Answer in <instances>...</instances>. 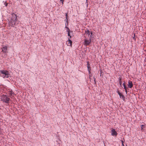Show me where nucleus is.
Here are the masks:
<instances>
[{"label": "nucleus", "instance_id": "obj_1", "mask_svg": "<svg viewBox=\"0 0 146 146\" xmlns=\"http://www.w3.org/2000/svg\"><path fill=\"white\" fill-rule=\"evenodd\" d=\"M1 101L7 104L9 103L10 100L8 95L4 94L1 96Z\"/></svg>", "mask_w": 146, "mask_h": 146}, {"label": "nucleus", "instance_id": "obj_2", "mask_svg": "<svg viewBox=\"0 0 146 146\" xmlns=\"http://www.w3.org/2000/svg\"><path fill=\"white\" fill-rule=\"evenodd\" d=\"M0 76L3 78H8L9 77L8 71L6 70H0Z\"/></svg>", "mask_w": 146, "mask_h": 146}, {"label": "nucleus", "instance_id": "obj_3", "mask_svg": "<svg viewBox=\"0 0 146 146\" xmlns=\"http://www.w3.org/2000/svg\"><path fill=\"white\" fill-rule=\"evenodd\" d=\"M91 42V38L90 37L89 39L88 40L86 38L84 40V44L86 46H88Z\"/></svg>", "mask_w": 146, "mask_h": 146}, {"label": "nucleus", "instance_id": "obj_4", "mask_svg": "<svg viewBox=\"0 0 146 146\" xmlns=\"http://www.w3.org/2000/svg\"><path fill=\"white\" fill-rule=\"evenodd\" d=\"M2 51L4 54L7 52V47L6 46H3L1 48Z\"/></svg>", "mask_w": 146, "mask_h": 146}, {"label": "nucleus", "instance_id": "obj_5", "mask_svg": "<svg viewBox=\"0 0 146 146\" xmlns=\"http://www.w3.org/2000/svg\"><path fill=\"white\" fill-rule=\"evenodd\" d=\"M70 39V38H68V40L66 42V44L68 46H72V42Z\"/></svg>", "mask_w": 146, "mask_h": 146}, {"label": "nucleus", "instance_id": "obj_6", "mask_svg": "<svg viewBox=\"0 0 146 146\" xmlns=\"http://www.w3.org/2000/svg\"><path fill=\"white\" fill-rule=\"evenodd\" d=\"M84 35H85V38H86L87 36L88 37L90 35V31L88 30L86 31Z\"/></svg>", "mask_w": 146, "mask_h": 146}, {"label": "nucleus", "instance_id": "obj_7", "mask_svg": "<svg viewBox=\"0 0 146 146\" xmlns=\"http://www.w3.org/2000/svg\"><path fill=\"white\" fill-rule=\"evenodd\" d=\"M117 134V133L115 131V129H113L111 130V135L112 136H116Z\"/></svg>", "mask_w": 146, "mask_h": 146}, {"label": "nucleus", "instance_id": "obj_8", "mask_svg": "<svg viewBox=\"0 0 146 146\" xmlns=\"http://www.w3.org/2000/svg\"><path fill=\"white\" fill-rule=\"evenodd\" d=\"M128 86L130 88H131L133 86V84H132V81L130 80H129L128 81Z\"/></svg>", "mask_w": 146, "mask_h": 146}, {"label": "nucleus", "instance_id": "obj_9", "mask_svg": "<svg viewBox=\"0 0 146 146\" xmlns=\"http://www.w3.org/2000/svg\"><path fill=\"white\" fill-rule=\"evenodd\" d=\"M87 68L88 70H91L90 68V65L89 64V62L88 61H87Z\"/></svg>", "mask_w": 146, "mask_h": 146}, {"label": "nucleus", "instance_id": "obj_10", "mask_svg": "<svg viewBox=\"0 0 146 146\" xmlns=\"http://www.w3.org/2000/svg\"><path fill=\"white\" fill-rule=\"evenodd\" d=\"M119 96H120V98H121L124 101L125 100V97L124 95H123L121 93V94L119 95Z\"/></svg>", "mask_w": 146, "mask_h": 146}, {"label": "nucleus", "instance_id": "obj_11", "mask_svg": "<svg viewBox=\"0 0 146 146\" xmlns=\"http://www.w3.org/2000/svg\"><path fill=\"white\" fill-rule=\"evenodd\" d=\"M9 95H10L11 96H13L14 95V92L12 91H10L9 93Z\"/></svg>", "mask_w": 146, "mask_h": 146}, {"label": "nucleus", "instance_id": "obj_12", "mask_svg": "<svg viewBox=\"0 0 146 146\" xmlns=\"http://www.w3.org/2000/svg\"><path fill=\"white\" fill-rule=\"evenodd\" d=\"M119 82L120 85H121V84L122 83V82L121 80V78H119Z\"/></svg>", "mask_w": 146, "mask_h": 146}, {"label": "nucleus", "instance_id": "obj_13", "mask_svg": "<svg viewBox=\"0 0 146 146\" xmlns=\"http://www.w3.org/2000/svg\"><path fill=\"white\" fill-rule=\"evenodd\" d=\"M65 16L66 17V21H68V13H65Z\"/></svg>", "mask_w": 146, "mask_h": 146}, {"label": "nucleus", "instance_id": "obj_14", "mask_svg": "<svg viewBox=\"0 0 146 146\" xmlns=\"http://www.w3.org/2000/svg\"><path fill=\"white\" fill-rule=\"evenodd\" d=\"M123 86L124 88V89L125 90L127 89V88L126 87V85H125L124 83L123 84Z\"/></svg>", "mask_w": 146, "mask_h": 146}, {"label": "nucleus", "instance_id": "obj_15", "mask_svg": "<svg viewBox=\"0 0 146 146\" xmlns=\"http://www.w3.org/2000/svg\"><path fill=\"white\" fill-rule=\"evenodd\" d=\"M66 28L67 29V32H70V30L69 28L66 27Z\"/></svg>", "mask_w": 146, "mask_h": 146}, {"label": "nucleus", "instance_id": "obj_16", "mask_svg": "<svg viewBox=\"0 0 146 146\" xmlns=\"http://www.w3.org/2000/svg\"><path fill=\"white\" fill-rule=\"evenodd\" d=\"M144 125H142L141 126V130L143 131V127H144Z\"/></svg>", "mask_w": 146, "mask_h": 146}, {"label": "nucleus", "instance_id": "obj_17", "mask_svg": "<svg viewBox=\"0 0 146 146\" xmlns=\"http://www.w3.org/2000/svg\"><path fill=\"white\" fill-rule=\"evenodd\" d=\"M68 36H69L70 37V38H71V36L70 35V32H68Z\"/></svg>", "mask_w": 146, "mask_h": 146}, {"label": "nucleus", "instance_id": "obj_18", "mask_svg": "<svg viewBox=\"0 0 146 146\" xmlns=\"http://www.w3.org/2000/svg\"><path fill=\"white\" fill-rule=\"evenodd\" d=\"M94 81L95 83V84H96V78L94 77Z\"/></svg>", "mask_w": 146, "mask_h": 146}, {"label": "nucleus", "instance_id": "obj_19", "mask_svg": "<svg viewBox=\"0 0 146 146\" xmlns=\"http://www.w3.org/2000/svg\"><path fill=\"white\" fill-rule=\"evenodd\" d=\"M91 70H88L89 74H90L91 73V72H90Z\"/></svg>", "mask_w": 146, "mask_h": 146}, {"label": "nucleus", "instance_id": "obj_20", "mask_svg": "<svg viewBox=\"0 0 146 146\" xmlns=\"http://www.w3.org/2000/svg\"><path fill=\"white\" fill-rule=\"evenodd\" d=\"M60 0L61 2H62V4H63L64 0Z\"/></svg>", "mask_w": 146, "mask_h": 146}, {"label": "nucleus", "instance_id": "obj_21", "mask_svg": "<svg viewBox=\"0 0 146 146\" xmlns=\"http://www.w3.org/2000/svg\"><path fill=\"white\" fill-rule=\"evenodd\" d=\"M117 93H118V94L119 95V94H121V93H120V92H119V91H117Z\"/></svg>", "mask_w": 146, "mask_h": 146}, {"label": "nucleus", "instance_id": "obj_22", "mask_svg": "<svg viewBox=\"0 0 146 146\" xmlns=\"http://www.w3.org/2000/svg\"><path fill=\"white\" fill-rule=\"evenodd\" d=\"M90 34H91V35L90 36V38H91V36L92 34V33L91 31L90 32Z\"/></svg>", "mask_w": 146, "mask_h": 146}, {"label": "nucleus", "instance_id": "obj_23", "mask_svg": "<svg viewBox=\"0 0 146 146\" xmlns=\"http://www.w3.org/2000/svg\"><path fill=\"white\" fill-rule=\"evenodd\" d=\"M1 129L0 128V135L1 134Z\"/></svg>", "mask_w": 146, "mask_h": 146}, {"label": "nucleus", "instance_id": "obj_24", "mask_svg": "<svg viewBox=\"0 0 146 146\" xmlns=\"http://www.w3.org/2000/svg\"><path fill=\"white\" fill-rule=\"evenodd\" d=\"M125 90V91L126 93V94H127V90L126 89V90Z\"/></svg>", "mask_w": 146, "mask_h": 146}, {"label": "nucleus", "instance_id": "obj_25", "mask_svg": "<svg viewBox=\"0 0 146 146\" xmlns=\"http://www.w3.org/2000/svg\"><path fill=\"white\" fill-rule=\"evenodd\" d=\"M17 19V17L16 15H15V20H16Z\"/></svg>", "mask_w": 146, "mask_h": 146}, {"label": "nucleus", "instance_id": "obj_26", "mask_svg": "<svg viewBox=\"0 0 146 146\" xmlns=\"http://www.w3.org/2000/svg\"><path fill=\"white\" fill-rule=\"evenodd\" d=\"M122 145L123 146H124V145L123 143H122Z\"/></svg>", "mask_w": 146, "mask_h": 146}, {"label": "nucleus", "instance_id": "obj_27", "mask_svg": "<svg viewBox=\"0 0 146 146\" xmlns=\"http://www.w3.org/2000/svg\"><path fill=\"white\" fill-rule=\"evenodd\" d=\"M121 142H122V143H123V141H121Z\"/></svg>", "mask_w": 146, "mask_h": 146}, {"label": "nucleus", "instance_id": "obj_28", "mask_svg": "<svg viewBox=\"0 0 146 146\" xmlns=\"http://www.w3.org/2000/svg\"><path fill=\"white\" fill-rule=\"evenodd\" d=\"M121 142H122V143H123V141H121Z\"/></svg>", "mask_w": 146, "mask_h": 146}, {"label": "nucleus", "instance_id": "obj_29", "mask_svg": "<svg viewBox=\"0 0 146 146\" xmlns=\"http://www.w3.org/2000/svg\"><path fill=\"white\" fill-rule=\"evenodd\" d=\"M91 76L90 75V77H91Z\"/></svg>", "mask_w": 146, "mask_h": 146}]
</instances>
